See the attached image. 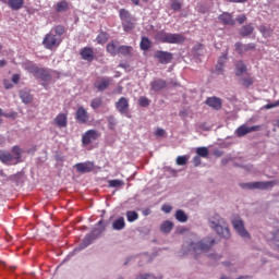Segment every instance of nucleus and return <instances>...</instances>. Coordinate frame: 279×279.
<instances>
[{
  "label": "nucleus",
  "instance_id": "1",
  "mask_svg": "<svg viewBox=\"0 0 279 279\" xmlns=\"http://www.w3.org/2000/svg\"><path fill=\"white\" fill-rule=\"evenodd\" d=\"M216 243L217 241L214 238H205L199 241L186 240L182 244L181 254L183 256L193 254L194 258L197 259L202 254L210 252Z\"/></svg>",
  "mask_w": 279,
  "mask_h": 279
},
{
  "label": "nucleus",
  "instance_id": "2",
  "mask_svg": "<svg viewBox=\"0 0 279 279\" xmlns=\"http://www.w3.org/2000/svg\"><path fill=\"white\" fill-rule=\"evenodd\" d=\"M104 232H106V225L104 223V219H101L96 223V227L92 229V232L85 235L82 243L68 255V258L75 256L77 253L82 252V250H86V247L93 245V243L97 241V238L101 236Z\"/></svg>",
  "mask_w": 279,
  "mask_h": 279
},
{
  "label": "nucleus",
  "instance_id": "3",
  "mask_svg": "<svg viewBox=\"0 0 279 279\" xmlns=\"http://www.w3.org/2000/svg\"><path fill=\"white\" fill-rule=\"evenodd\" d=\"M66 33V28L62 25H57L50 29L48 34L44 37L43 46L45 49H58L62 45V36Z\"/></svg>",
  "mask_w": 279,
  "mask_h": 279
},
{
  "label": "nucleus",
  "instance_id": "4",
  "mask_svg": "<svg viewBox=\"0 0 279 279\" xmlns=\"http://www.w3.org/2000/svg\"><path fill=\"white\" fill-rule=\"evenodd\" d=\"M23 149L19 146H13L11 153L8 150H0V161L3 165H19L23 162Z\"/></svg>",
  "mask_w": 279,
  "mask_h": 279
},
{
  "label": "nucleus",
  "instance_id": "5",
  "mask_svg": "<svg viewBox=\"0 0 279 279\" xmlns=\"http://www.w3.org/2000/svg\"><path fill=\"white\" fill-rule=\"evenodd\" d=\"M278 184V181H255L247 183H240V189L243 191H269V189H274Z\"/></svg>",
  "mask_w": 279,
  "mask_h": 279
},
{
  "label": "nucleus",
  "instance_id": "6",
  "mask_svg": "<svg viewBox=\"0 0 279 279\" xmlns=\"http://www.w3.org/2000/svg\"><path fill=\"white\" fill-rule=\"evenodd\" d=\"M25 71L29 72L36 80H41V82H50L51 80V73L49 70L45 68H38V65L32 63V62H26L24 64Z\"/></svg>",
  "mask_w": 279,
  "mask_h": 279
},
{
  "label": "nucleus",
  "instance_id": "7",
  "mask_svg": "<svg viewBox=\"0 0 279 279\" xmlns=\"http://www.w3.org/2000/svg\"><path fill=\"white\" fill-rule=\"evenodd\" d=\"M157 39L167 45H182L184 40H186V37H184L182 34H173L161 31L157 34Z\"/></svg>",
  "mask_w": 279,
  "mask_h": 279
},
{
  "label": "nucleus",
  "instance_id": "8",
  "mask_svg": "<svg viewBox=\"0 0 279 279\" xmlns=\"http://www.w3.org/2000/svg\"><path fill=\"white\" fill-rule=\"evenodd\" d=\"M231 225L235 230L236 234L241 236V239H243L244 241H250V239H252V235L250 234L247 229H245V222H243V219H241L240 217H235L231 220Z\"/></svg>",
  "mask_w": 279,
  "mask_h": 279
},
{
  "label": "nucleus",
  "instance_id": "9",
  "mask_svg": "<svg viewBox=\"0 0 279 279\" xmlns=\"http://www.w3.org/2000/svg\"><path fill=\"white\" fill-rule=\"evenodd\" d=\"M154 58L158 60L159 64H171L173 62V53L169 51L157 50Z\"/></svg>",
  "mask_w": 279,
  "mask_h": 279
},
{
  "label": "nucleus",
  "instance_id": "10",
  "mask_svg": "<svg viewBox=\"0 0 279 279\" xmlns=\"http://www.w3.org/2000/svg\"><path fill=\"white\" fill-rule=\"evenodd\" d=\"M220 239H225V241H230L232 233H230V227H228V222H223L218 225L216 228L213 229Z\"/></svg>",
  "mask_w": 279,
  "mask_h": 279
},
{
  "label": "nucleus",
  "instance_id": "11",
  "mask_svg": "<svg viewBox=\"0 0 279 279\" xmlns=\"http://www.w3.org/2000/svg\"><path fill=\"white\" fill-rule=\"evenodd\" d=\"M112 82H114L112 77L102 76L95 82L94 86L97 88L98 93H104V90H108V88H110V84H112Z\"/></svg>",
  "mask_w": 279,
  "mask_h": 279
},
{
  "label": "nucleus",
  "instance_id": "12",
  "mask_svg": "<svg viewBox=\"0 0 279 279\" xmlns=\"http://www.w3.org/2000/svg\"><path fill=\"white\" fill-rule=\"evenodd\" d=\"M74 169H76L77 173H90L92 171H95V162L93 161L78 162L74 165Z\"/></svg>",
  "mask_w": 279,
  "mask_h": 279
},
{
  "label": "nucleus",
  "instance_id": "13",
  "mask_svg": "<svg viewBox=\"0 0 279 279\" xmlns=\"http://www.w3.org/2000/svg\"><path fill=\"white\" fill-rule=\"evenodd\" d=\"M234 49L239 56H244L246 51H254V49H256V44H243L238 41L234 44Z\"/></svg>",
  "mask_w": 279,
  "mask_h": 279
},
{
  "label": "nucleus",
  "instance_id": "14",
  "mask_svg": "<svg viewBox=\"0 0 279 279\" xmlns=\"http://www.w3.org/2000/svg\"><path fill=\"white\" fill-rule=\"evenodd\" d=\"M258 130H260V126L258 125L247 126L245 124H242L235 130V135L239 138H242V136H246V134H251V132H258Z\"/></svg>",
  "mask_w": 279,
  "mask_h": 279
},
{
  "label": "nucleus",
  "instance_id": "15",
  "mask_svg": "<svg viewBox=\"0 0 279 279\" xmlns=\"http://www.w3.org/2000/svg\"><path fill=\"white\" fill-rule=\"evenodd\" d=\"M116 109L120 112V114H128L130 112V100L125 97L119 98L116 102Z\"/></svg>",
  "mask_w": 279,
  "mask_h": 279
},
{
  "label": "nucleus",
  "instance_id": "16",
  "mask_svg": "<svg viewBox=\"0 0 279 279\" xmlns=\"http://www.w3.org/2000/svg\"><path fill=\"white\" fill-rule=\"evenodd\" d=\"M99 138V133L96 130H88L85 134L82 136V143L83 145H90L94 141H97Z\"/></svg>",
  "mask_w": 279,
  "mask_h": 279
},
{
  "label": "nucleus",
  "instance_id": "17",
  "mask_svg": "<svg viewBox=\"0 0 279 279\" xmlns=\"http://www.w3.org/2000/svg\"><path fill=\"white\" fill-rule=\"evenodd\" d=\"M167 88V81L162 78H155L150 82V90L153 93H160V90H165Z\"/></svg>",
  "mask_w": 279,
  "mask_h": 279
},
{
  "label": "nucleus",
  "instance_id": "18",
  "mask_svg": "<svg viewBox=\"0 0 279 279\" xmlns=\"http://www.w3.org/2000/svg\"><path fill=\"white\" fill-rule=\"evenodd\" d=\"M239 36H241V38H250V36H252V34H254V24L248 23L245 25H242L239 31Z\"/></svg>",
  "mask_w": 279,
  "mask_h": 279
},
{
  "label": "nucleus",
  "instance_id": "19",
  "mask_svg": "<svg viewBox=\"0 0 279 279\" xmlns=\"http://www.w3.org/2000/svg\"><path fill=\"white\" fill-rule=\"evenodd\" d=\"M218 21H220L222 25H230L231 27H234V25H236V21L229 12H223L222 14H220L218 16Z\"/></svg>",
  "mask_w": 279,
  "mask_h": 279
},
{
  "label": "nucleus",
  "instance_id": "20",
  "mask_svg": "<svg viewBox=\"0 0 279 279\" xmlns=\"http://www.w3.org/2000/svg\"><path fill=\"white\" fill-rule=\"evenodd\" d=\"M247 73V65L243 60H238L234 63V74L236 77H241V75H245Z\"/></svg>",
  "mask_w": 279,
  "mask_h": 279
},
{
  "label": "nucleus",
  "instance_id": "21",
  "mask_svg": "<svg viewBox=\"0 0 279 279\" xmlns=\"http://www.w3.org/2000/svg\"><path fill=\"white\" fill-rule=\"evenodd\" d=\"M206 106H209V108H213L214 110H221L222 101L219 97H208L205 101Z\"/></svg>",
  "mask_w": 279,
  "mask_h": 279
},
{
  "label": "nucleus",
  "instance_id": "22",
  "mask_svg": "<svg viewBox=\"0 0 279 279\" xmlns=\"http://www.w3.org/2000/svg\"><path fill=\"white\" fill-rule=\"evenodd\" d=\"M1 2L14 11H19L25 5V0H1Z\"/></svg>",
  "mask_w": 279,
  "mask_h": 279
},
{
  "label": "nucleus",
  "instance_id": "23",
  "mask_svg": "<svg viewBox=\"0 0 279 279\" xmlns=\"http://www.w3.org/2000/svg\"><path fill=\"white\" fill-rule=\"evenodd\" d=\"M226 62H228V50L222 52V54L218 58V61L216 64V71L218 74L223 73V68L226 66Z\"/></svg>",
  "mask_w": 279,
  "mask_h": 279
},
{
  "label": "nucleus",
  "instance_id": "24",
  "mask_svg": "<svg viewBox=\"0 0 279 279\" xmlns=\"http://www.w3.org/2000/svg\"><path fill=\"white\" fill-rule=\"evenodd\" d=\"M209 228L214 230V228H217L218 226H221V223L226 222V219H223L219 214H214L209 217Z\"/></svg>",
  "mask_w": 279,
  "mask_h": 279
},
{
  "label": "nucleus",
  "instance_id": "25",
  "mask_svg": "<svg viewBox=\"0 0 279 279\" xmlns=\"http://www.w3.org/2000/svg\"><path fill=\"white\" fill-rule=\"evenodd\" d=\"M81 58L83 60H86V62H93L95 60V51L93 50V48L84 47L81 50Z\"/></svg>",
  "mask_w": 279,
  "mask_h": 279
},
{
  "label": "nucleus",
  "instance_id": "26",
  "mask_svg": "<svg viewBox=\"0 0 279 279\" xmlns=\"http://www.w3.org/2000/svg\"><path fill=\"white\" fill-rule=\"evenodd\" d=\"M75 119L78 123H86L88 121V112L86 109H84V107H80L76 110Z\"/></svg>",
  "mask_w": 279,
  "mask_h": 279
},
{
  "label": "nucleus",
  "instance_id": "27",
  "mask_svg": "<svg viewBox=\"0 0 279 279\" xmlns=\"http://www.w3.org/2000/svg\"><path fill=\"white\" fill-rule=\"evenodd\" d=\"M111 228L117 232H121V230H125V218L119 217L116 220H113Z\"/></svg>",
  "mask_w": 279,
  "mask_h": 279
},
{
  "label": "nucleus",
  "instance_id": "28",
  "mask_svg": "<svg viewBox=\"0 0 279 279\" xmlns=\"http://www.w3.org/2000/svg\"><path fill=\"white\" fill-rule=\"evenodd\" d=\"M20 99L22 100V104H32L34 101V96H32V93H29L28 89H22L20 90Z\"/></svg>",
  "mask_w": 279,
  "mask_h": 279
},
{
  "label": "nucleus",
  "instance_id": "29",
  "mask_svg": "<svg viewBox=\"0 0 279 279\" xmlns=\"http://www.w3.org/2000/svg\"><path fill=\"white\" fill-rule=\"evenodd\" d=\"M270 244H271L272 250H275V252L279 253V229L272 231Z\"/></svg>",
  "mask_w": 279,
  "mask_h": 279
},
{
  "label": "nucleus",
  "instance_id": "30",
  "mask_svg": "<svg viewBox=\"0 0 279 279\" xmlns=\"http://www.w3.org/2000/svg\"><path fill=\"white\" fill-rule=\"evenodd\" d=\"M54 123H56L57 128H66V125H68L66 113H59L54 118Z\"/></svg>",
  "mask_w": 279,
  "mask_h": 279
},
{
  "label": "nucleus",
  "instance_id": "31",
  "mask_svg": "<svg viewBox=\"0 0 279 279\" xmlns=\"http://www.w3.org/2000/svg\"><path fill=\"white\" fill-rule=\"evenodd\" d=\"M120 19H121L122 23H126V22L134 20V17L130 13V11H128L125 9L120 10Z\"/></svg>",
  "mask_w": 279,
  "mask_h": 279
},
{
  "label": "nucleus",
  "instance_id": "32",
  "mask_svg": "<svg viewBox=\"0 0 279 279\" xmlns=\"http://www.w3.org/2000/svg\"><path fill=\"white\" fill-rule=\"evenodd\" d=\"M120 19H121L122 23H126V22L134 20V17L130 13V11H128L125 9L120 10Z\"/></svg>",
  "mask_w": 279,
  "mask_h": 279
},
{
  "label": "nucleus",
  "instance_id": "33",
  "mask_svg": "<svg viewBox=\"0 0 279 279\" xmlns=\"http://www.w3.org/2000/svg\"><path fill=\"white\" fill-rule=\"evenodd\" d=\"M107 51L110 53V56H119V45H117L114 41H110L107 45Z\"/></svg>",
  "mask_w": 279,
  "mask_h": 279
},
{
  "label": "nucleus",
  "instance_id": "34",
  "mask_svg": "<svg viewBox=\"0 0 279 279\" xmlns=\"http://www.w3.org/2000/svg\"><path fill=\"white\" fill-rule=\"evenodd\" d=\"M175 219L180 223H186V221H189V216L186 215V213H184V210L179 209L175 211Z\"/></svg>",
  "mask_w": 279,
  "mask_h": 279
},
{
  "label": "nucleus",
  "instance_id": "35",
  "mask_svg": "<svg viewBox=\"0 0 279 279\" xmlns=\"http://www.w3.org/2000/svg\"><path fill=\"white\" fill-rule=\"evenodd\" d=\"M140 47L142 51H149V48L151 47V40H149L148 37L143 36L140 43Z\"/></svg>",
  "mask_w": 279,
  "mask_h": 279
},
{
  "label": "nucleus",
  "instance_id": "36",
  "mask_svg": "<svg viewBox=\"0 0 279 279\" xmlns=\"http://www.w3.org/2000/svg\"><path fill=\"white\" fill-rule=\"evenodd\" d=\"M160 230L165 234H169V232H171V230H173V222H171L169 220L163 221L160 226Z\"/></svg>",
  "mask_w": 279,
  "mask_h": 279
},
{
  "label": "nucleus",
  "instance_id": "37",
  "mask_svg": "<svg viewBox=\"0 0 279 279\" xmlns=\"http://www.w3.org/2000/svg\"><path fill=\"white\" fill-rule=\"evenodd\" d=\"M134 48L132 46H119L118 48V54L121 56H132V51Z\"/></svg>",
  "mask_w": 279,
  "mask_h": 279
},
{
  "label": "nucleus",
  "instance_id": "38",
  "mask_svg": "<svg viewBox=\"0 0 279 279\" xmlns=\"http://www.w3.org/2000/svg\"><path fill=\"white\" fill-rule=\"evenodd\" d=\"M23 178H25L23 172H17L15 174L10 175L8 180H10V182H16L17 184H23Z\"/></svg>",
  "mask_w": 279,
  "mask_h": 279
},
{
  "label": "nucleus",
  "instance_id": "39",
  "mask_svg": "<svg viewBox=\"0 0 279 279\" xmlns=\"http://www.w3.org/2000/svg\"><path fill=\"white\" fill-rule=\"evenodd\" d=\"M258 32L262 33V36L264 38H269L271 36V28L270 27H267L265 25H260L257 27Z\"/></svg>",
  "mask_w": 279,
  "mask_h": 279
},
{
  "label": "nucleus",
  "instance_id": "40",
  "mask_svg": "<svg viewBox=\"0 0 279 279\" xmlns=\"http://www.w3.org/2000/svg\"><path fill=\"white\" fill-rule=\"evenodd\" d=\"M126 219H128L129 223H134V221H137V219H138V213H136L134 210L126 211Z\"/></svg>",
  "mask_w": 279,
  "mask_h": 279
},
{
  "label": "nucleus",
  "instance_id": "41",
  "mask_svg": "<svg viewBox=\"0 0 279 279\" xmlns=\"http://www.w3.org/2000/svg\"><path fill=\"white\" fill-rule=\"evenodd\" d=\"M108 184L111 189H119V186H124L125 182H123V180L113 179V180H109Z\"/></svg>",
  "mask_w": 279,
  "mask_h": 279
},
{
  "label": "nucleus",
  "instance_id": "42",
  "mask_svg": "<svg viewBox=\"0 0 279 279\" xmlns=\"http://www.w3.org/2000/svg\"><path fill=\"white\" fill-rule=\"evenodd\" d=\"M69 10V3L66 1H60L56 5V12H66Z\"/></svg>",
  "mask_w": 279,
  "mask_h": 279
},
{
  "label": "nucleus",
  "instance_id": "43",
  "mask_svg": "<svg viewBox=\"0 0 279 279\" xmlns=\"http://www.w3.org/2000/svg\"><path fill=\"white\" fill-rule=\"evenodd\" d=\"M208 147H198L196 148V156L201 157V158H208Z\"/></svg>",
  "mask_w": 279,
  "mask_h": 279
},
{
  "label": "nucleus",
  "instance_id": "44",
  "mask_svg": "<svg viewBox=\"0 0 279 279\" xmlns=\"http://www.w3.org/2000/svg\"><path fill=\"white\" fill-rule=\"evenodd\" d=\"M175 163L179 167H184V165L189 163V155L178 156L177 160H175Z\"/></svg>",
  "mask_w": 279,
  "mask_h": 279
},
{
  "label": "nucleus",
  "instance_id": "45",
  "mask_svg": "<svg viewBox=\"0 0 279 279\" xmlns=\"http://www.w3.org/2000/svg\"><path fill=\"white\" fill-rule=\"evenodd\" d=\"M150 104H151V100L146 96H141L138 99V106H141V108H148Z\"/></svg>",
  "mask_w": 279,
  "mask_h": 279
},
{
  "label": "nucleus",
  "instance_id": "46",
  "mask_svg": "<svg viewBox=\"0 0 279 279\" xmlns=\"http://www.w3.org/2000/svg\"><path fill=\"white\" fill-rule=\"evenodd\" d=\"M122 27L124 32H132L136 25L134 24V20H130L129 22H123Z\"/></svg>",
  "mask_w": 279,
  "mask_h": 279
},
{
  "label": "nucleus",
  "instance_id": "47",
  "mask_svg": "<svg viewBox=\"0 0 279 279\" xmlns=\"http://www.w3.org/2000/svg\"><path fill=\"white\" fill-rule=\"evenodd\" d=\"M96 41L98 43V45H106V43H108V34L107 33L98 34V36L96 37Z\"/></svg>",
  "mask_w": 279,
  "mask_h": 279
},
{
  "label": "nucleus",
  "instance_id": "48",
  "mask_svg": "<svg viewBox=\"0 0 279 279\" xmlns=\"http://www.w3.org/2000/svg\"><path fill=\"white\" fill-rule=\"evenodd\" d=\"M101 104H104V99H101L100 97H96L92 100L90 107L93 108V110H97V108H99Z\"/></svg>",
  "mask_w": 279,
  "mask_h": 279
},
{
  "label": "nucleus",
  "instance_id": "49",
  "mask_svg": "<svg viewBox=\"0 0 279 279\" xmlns=\"http://www.w3.org/2000/svg\"><path fill=\"white\" fill-rule=\"evenodd\" d=\"M241 82H242V86H244V88H250V86L254 85V78H252V77H242Z\"/></svg>",
  "mask_w": 279,
  "mask_h": 279
},
{
  "label": "nucleus",
  "instance_id": "50",
  "mask_svg": "<svg viewBox=\"0 0 279 279\" xmlns=\"http://www.w3.org/2000/svg\"><path fill=\"white\" fill-rule=\"evenodd\" d=\"M108 121V128L109 130H114V128H117V118H114V116H109L107 118Z\"/></svg>",
  "mask_w": 279,
  "mask_h": 279
},
{
  "label": "nucleus",
  "instance_id": "51",
  "mask_svg": "<svg viewBox=\"0 0 279 279\" xmlns=\"http://www.w3.org/2000/svg\"><path fill=\"white\" fill-rule=\"evenodd\" d=\"M171 10H173V12H180V10H182V3H180V0H172Z\"/></svg>",
  "mask_w": 279,
  "mask_h": 279
},
{
  "label": "nucleus",
  "instance_id": "52",
  "mask_svg": "<svg viewBox=\"0 0 279 279\" xmlns=\"http://www.w3.org/2000/svg\"><path fill=\"white\" fill-rule=\"evenodd\" d=\"M4 117L5 119H12L14 121V119L19 117V112L16 111L5 112Z\"/></svg>",
  "mask_w": 279,
  "mask_h": 279
},
{
  "label": "nucleus",
  "instance_id": "53",
  "mask_svg": "<svg viewBox=\"0 0 279 279\" xmlns=\"http://www.w3.org/2000/svg\"><path fill=\"white\" fill-rule=\"evenodd\" d=\"M235 21L239 23V25H243V23H245V21H247V15L240 14L236 16Z\"/></svg>",
  "mask_w": 279,
  "mask_h": 279
},
{
  "label": "nucleus",
  "instance_id": "54",
  "mask_svg": "<svg viewBox=\"0 0 279 279\" xmlns=\"http://www.w3.org/2000/svg\"><path fill=\"white\" fill-rule=\"evenodd\" d=\"M165 170H166L168 173H170V175H173L174 178L178 175V170L171 168L170 166H167V167L165 168Z\"/></svg>",
  "mask_w": 279,
  "mask_h": 279
},
{
  "label": "nucleus",
  "instance_id": "55",
  "mask_svg": "<svg viewBox=\"0 0 279 279\" xmlns=\"http://www.w3.org/2000/svg\"><path fill=\"white\" fill-rule=\"evenodd\" d=\"M192 162L194 167H199V165H202V157H199L198 155L194 156V158L192 159Z\"/></svg>",
  "mask_w": 279,
  "mask_h": 279
},
{
  "label": "nucleus",
  "instance_id": "56",
  "mask_svg": "<svg viewBox=\"0 0 279 279\" xmlns=\"http://www.w3.org/2000/svg\"><path fill=\"white\" fill-rule=\"evenodd\" d=\"M135 279H156V277L151 274H144V275H138Z\"/></svg>",
  "mask_w": 279,
  "mask_h": 279
},
{
  "label": "nucleus",
  "instance_id": "57",
  "mask_svg": "<svg viewBox=\"0 0 279 279\" xmlns=\"http://www.w3.org/2000/svg\"><path fill=\"white\" fill-rule=\"evenodd\" d=\"M161 210L166 213V215H169L173 210V207L171 205H162Z\"/></svg>",
  "mask_w": 279,
  "mask_h": 279
},
{
  "label": "nucleus",
  "instance_id": "58",
  "mask_svg": "<svg viewBox=\"0 0 279 279\" xmlns=\"http://www.w3.org/2000/svg\"><path fill=\"white\" fill-rule=\"evenodd\" d=\"M208 258H210L211 260H221L222 256L216 253H211L208 255Z\"/></svg>",
  "mask_w": 279,
  "mask_h": 279
},
{
  "label": "nucleus",
  "instance_id": "59",
  "mask_svg": "<svg viewBox=\"0 0 279 279\" xmlns=\"http://www.w3.org/2000/svg\"><path fill=\"white\" fill-rule=\"evenodd\" d=\"M20 80H21V75H19V74H13L12 75L13 84H19Z\"/></svg>",
  "mask_w": 279,
  "mask_h": 279
},
{
  "label": "nucleus",
  "instance_id": "60",
  "mask_svg": "<svg viewBox=\"0 0 279 279\" xmlns=\"http://www.w3.org/2000/svg\"><path fill=\"white\" fill-rule=\"evenodd\" d=\"M179 117H182L183 119L186 118V117H189V111H187V110H181V111L179 112Z\"/></svg>",
  "mask_w": 279,
  "mask_h": 279
},
{
  "label": "nucleus",
  "instance_id": "61",
  "mask_svg": "<svg viewBox=\"0 0 279 279\" xmlns=\"http://www.w3.org/2000/svg\"><path fill=\"white\" fill-rule=\"evenodd\" d=\"M132 256H129V257H126L125 259H124V263H123V266L124 267H128V265H130V263L132 262Z\"/></svg>",
  "mask_w": 279,
  "mask_h": 279
},
{
  "label": "nucleus",
  "instance_id": "62",
  "mask_svg": "<svg viewBox=\"0 0 279 279\" xmlns=\"http://www.w3.org/2000/svg\"><path fill=\"white\" fill-rule=\"evenodd\" d=\"M265 110H271V108H276V104L272 102V104H267L264 106Z\"/></svg>",
  "mask_w": 279,
  "mask_h": 279
},
{
  "label": "nucleus",
  "instance_id": "63",
  "mask_svg": "<svg viewBox=\"0 0 279 279\" xmlns=\"http://www.w3.org/2000/svg\"><path fill=\"white\" fill-rule=\"evenodd\" d=\"M156 136H165V130L158 129V130L156 131Z\"/></svg>",
  "mask_w": 279,
  "mask_h": 279
},
{
  "label": "nucleus",
  "instance_id": "64",
  "mask_svg": "<svg viewBox=\"0 0 279 279\" xmlns=\"http://www.w3.org/2000/svg\"><path fill=\"white\" fill-rule=\"evenodd\" d=\"M236 279H252V277H250V276H240Z\"/></svg>",
  "mask_w": 279,
  "mask_h": 279
}]
</instances>
